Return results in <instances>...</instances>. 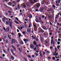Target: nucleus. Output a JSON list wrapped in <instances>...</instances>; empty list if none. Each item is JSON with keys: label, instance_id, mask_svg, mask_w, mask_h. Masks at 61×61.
I'll list each match as a JSON object with an SVG mask.
<instances>
[{"label": "nucleus", "instance_id": "obj_1", "mask_svg": "<svg viewBox=\"0 0 61 61\" xmlns=\"http://www.w3.org/2000/svg\"><path fill=\"white\" fill-rule=\"evenodd\" d=\"M38 31L39 32V33H43L44 32V31L41 28H39L38 30Z\"/></svg>", "mask_w": 61, "mask_h": 61}, {"label": "nucleus", "instance_id": "obj_2", "mask_svg": "<svg viewBox=\"0 0 61 61\" xmlns=\"http://www.w3.org/2000/svg\"><path fill=\"white\" fill-rule=\"evenodd\" d=\"M33 25L34 27V31H37V27H36V26L34 24Z\"/></svg>", "mask_w": 61, "mask_h": 61}, {"label": "nucleus", "instance_id": "obj_3", "mask_svg": "<svg viewBox=\"0 0 61 61\" xmlns=\"http://www.w3.org/2000/svg\"><path fill=\"white\" fill-rule=\"evenodd\" d=\"M6 20H7V18L5 17H3V19H2V21L3 22H4Z\"/></svg>", "mask_w": 61, "mask_h": 61}, {"label": "nucleus", "instance_id": "obj_4", "mask_svg": "<svg viewBox=\"0 0 61 61\" xmlns=\"http://www.w3.org/2000/svg\"><path fill=\"white\" fill-rule=\"evenodd\" d=\"M46 0H43L42 1H41V3L42 4H43L46 3Z\"/></svg>", "mask_w": 61, "mask_h": 61}, {"label": "nucleus", "instance_id": "obj_5", "mask_svg": "<svg viewBox=\"0 0 61 61\" xmlns=\"http://www.w3.org/2000/svg\"><path fill=\"white\" fill-rule=\"evenodd\" d=\"M36 8H39V6H40V4H36Z\"/></svg>", "mask_w": 61, "mask_h": 61}, {"label": "nucleus", "instance_id": "obj_6", "mask_svg": "<svg viewBox=\"0 0 61 61\" xmlns=\"http://www.w3.org/2000/svg\"><path fill=\"white\" fill-rule=\"evenodd\" d=\"M41 27L43 28V29L45 30H47V29H46V28L45 26H41Z\"/></svg>", "mask_w": 61, "mask_h": 61}, {"label": "nucleus", "instance_id": "obj_7", "mask_svg": "<svg viewBox=\"0 0 61 61\" xmlns=\"http://www.w3.org/2000/svg\"><path fill=\"white\" fill-rule=\"evenodd\" d=\"M30 48H32L34 47V46L33 44H31L30 45Z\"/></svg>", "mask_w": 61, "mask_h": 61}, {"label": "nucleus", "instance_id": "obj_8", "mask_svg": "<svg viewBox=\"0 0 61 61\" xmlns=\"http://www.w3.org/2000/svg\"><path fill=\"white\" fill-rule=\"evenodd\" d=\"M23 41H24V42H25L26 41L27 42H28V39H23Z\"/></svg>", "mask_w": 61, "mask_h": 61}, {"label": "nucleus", "instance_id": "obj_9", "mask_svg": "<svg viewBox=\"0 0 61 61\" xmlns=\"http://www.w3.org/2000/svg\"><path fill=\"white\" fill-rule=\"evenodd\" d=\"M18 35L19 37H20L22 36L21 34L20 33H18Z\"/></svg>", "mask_w": 61, "mask_h": 61}, {"label": "nucleus", "instance_id": "obj_10", "mask_svg": "<svg viewBox=\"0 0 61 61\" xmlns=\"http://www.w3.org/2000/svg\"><path fill=\"white\" fill-rule=\"evenodd\" d=\"M10 57L11 58V60H14L15 58H14V57H13L12 56H10Z\"/></svg>", "mask_w": 61, "mask_h": 61}, {"label": "nucleus", "instance_id": "obj_11", "mask_svg": "<svg viewBox=\"0 0 61 61\" xmlns=\"http://www.w3.org/2000/svg\"><path fill=\"white\" fill-rule=\"evenodd\" d=\"M35 21L37 23H38L39 22V20L38 19H35Z\"/></svg>", "mask_w": 61, "mask_h": 61}, {"label": "nucleus", "instance_id": "obj_12", "mask_svg": "<svg viewBox=\"0 0 61 61\" xmlns=\"http://www.w3.org/2000/svg\"><path fill=\"white\" fill-rule=\"evenodd\" d=\"M43 9H44V8L41 7L40 8V10L41 12H42V11H43Z\"/></svg>", "mask_w": 61, "mask_h": 61}, {"label": "nucleus", "instance_id": "obj_13", "mask_svg": "<svg viewBox=\"0 0 61 61\" xmlns=\"http://www.w3.org/2000/svg\"><path fill=\"white\" fill-rule=\"evenodd\" d=\"M26 5L27 6H29V5H30V3L27 2L26 3Z\"/></svg>", "mask_w": 61, "mask_h": 61}, {"label": "nucleus", "instance_id": "obj_14", "mask_svg": "<svg viewBox=\"0 0 61 61\" xmlns=\"http://www.w3.org/2000/svg\"><path fill=\"white\" fill-rule=\"evenodd\" d=\"M58 15H56V17L55 19H57L58 18Z\"/></svg>", "mask_w": 61, "mask_h": 61}, {"label": "nucleus", "instance_id": "obj_15", "mask_svg": "<svg viewBox=\"0 0 61 61\" xmlns=\"http://www.w3.org/2000/svg\"><path fill=\"white\" fill-rule=\"evenodd\" d=\"M33 43L34 45H36L37 44V42L36 41H34L33 42Z\"/></svg>", "mask_w": 61, "mask_h": 61}, {"label": "nucleus", "instance_id": "obj_16", "mask_svg": "<svg viewBox=\"0 0 61 61\" xmlns=\"http://www.w3.org/2000/svg\"><path fill=\"white\" fill-rule=\"evenodd\" d=\"M40 39L41 42H43L44 40H43V39L41 37L40 38Z\"/></svg>", "mask_w": 61, "mask_h": 61}, {"label": "nucleus", "instance_id": "obj_17", "mask_svg": "<svg viewBox=\"0 0 61 61\" xmlns=\"http://www.w3.org/2000/svg\"><path fill=\"white\" fill-rule=\"evenodd\" d=\"M53 41H54V39H53L51 40V45H52V42H53Z\"/></svg>", "mask_w": 61, "mask_h": 61}, {"label": "nucleus", "instance_id": "obj_18", "mask_svg": "<svg viewBox=\"0 0 61 61\" xmlns=\"http://www.w3.org/2000/svg\"><path fill=\"white\" fill-rule=\"evenodd\" d=\"M3 51L4 52V53H5V54H6V51L5 50V49H3Z\"/></svg>", "mask_w": 61, "mask_h": 61}, {"label": "nucleus", "instance_id": "obj_19", "mask_svg": "<svg viewBox=\"0 0 61 61\" xmlns=\"http://www.w3.org/2000/svg\"><path fill=\"white\" fill-rule=\"evenodd\" d=\"M48 31L49 32H51V28H49L48 29Z\"/></svg>", "mask_w": 61, "mask_h": 61}, {"label": "nucleus", "instance_id": "obj_20", "mask_svg": "<svg viewBox=\"0 0 61 61\" xmlns=\"http://www.w3.org/2000/svg\"><path fill=\"white\" fill-rule=\"evenodd\" d=\"M12 42L13 43H15V40L14 39H12Z\"/></svg>", "mask_w": 61, "mask_h": 61}, {"label": "nucleus", "instance_id": "obj_21", "mask_svg": "<svg viewBox=\"0 0 61 61\" xmlns=\"http://www.w3.org/2000/svg\"><path fill=\"white\" fill-rule=\"evenodd\" d=\"M55 57L56 58H60V56H58V57L55 56Z\"/></svg>", "mask_w": 61, "mask_h": 61}, {"label": "nucleus", "instance_id": "obj_22", "mask_svg": "<svg viewBox=\"0 0 61 61\" xmlns=\"http://www.w3.org/2000/svg\"><path fill=\"white\" fill-rule=\"evenodd\" d=\"M6 30L7 31H8V32H9V28H7L6 29Z\"/></svg>", "mask_w": 61, "mask_h": 61}, {"label": "nucleus", "instance_id": "obj_23", "mask_svg": "<svg viewBox=\"0 0 61 61\" xmlns=\"http://www.w3.org/2000/svg\"><path fill=\"white\" fill-rule=\"evenodd\" d=\"M46 40H45V43H46V44H47V43H48V41H46Z\"/></svg>", "mask_w": 61, "mask_h": 61}, {"label": "nucleus", "instance_id": "obj_24", "mask_svg": "<svg viewBox=\"0 0 61 61\" xmlns=\"http://www.w3.org/2000/svg\"><path fill=\"white\" fill-rule=\"evenodd\" d=\"M15 22L16 23V24H19V23L16 20L15 21Z\"/></svg>", "mask_w": 61, "mask_h": 61}, {"label": "nucleus", "instance_id": "obj_25", "mask_svg": "<svg viewBox=\"0 0 61 61\" xmlns=\"http://www.w3.org/2000/svg\"><path fill=\"white\" fill-rule=\"evenodd\" d=\"M15 19H16V20L18 21H19V19H18V18L17 17H16L15 18Z\"/></svg>", "mask_w": 61, "mask_h": 61}, {"label": "nucleus", "instance_id": "obj_26", "mask_svg": "<svg viewBox=\"0 0 61 61\" xmlns=\"http://www.w3.org/2000/svg\"><path fill=\"white\" fill-rule=\"evenodd\" d=\"M20 43L22 45H23L24 44V43L22 41H21L20 42Z\"/></svg>", "mask_w": 61, "mask_h": 61}, {"label": "nucleus", "instance_id": "obj_27", "mask_svg": "<svg viewBox=\"0 0 61 61\" xmlns=\"http://www.w3.org/2000/svg\"><path fill=\"white\" fill-rule=\"evenodd\" d=\"M27 31L28 32H31V30L29 29H28L27 30Z\"/></svg>", "mask_w": 61, "mask_h": 61}, {"label": "nucleus", "instance_id": "obj_28", "mask_svg": "<svg viewBox=\"0 0 61 61\" xmlns=\"http://www.w3.org/2000/svg\"><path fill=\"white\" fill-rule=\"evenodd\" d=\"M6 23L7 25H9V22L8 21H6Z\"/></svg>", "mask_w": 61, "mask_h": 61}, {"label": "nucleus", "instance_id": "obj_29", "mask_svg": "<svg viewBox=\"0 0 61 61\" xmlns=\"http://www.w3.org/2000/svg\"><path fill=\"white\" fill-rule=\"evenodd\" d=\"M8 5H12V3H11V2H9L8 3Z\"/></svg>", "mask_w": 61, "mask_h": 61}, {"label": "nucleus", "instance_id": "obj_30", "mask_svg": "<svg viewBox=\"0 0 61 61\" xmlns=\"http://www.w3.org/2000/svg\"><path fill=\"white\" fill-rule=\"evenodd\" d=\"M8 40H6L5 41L6 44H7V43H8Z\"/></svg>", "mask_w": 61, "mask_h": 61}, {"label": "nucleus", "instance_id": "obj_31", "mask_svg": "<svg viewBox=\"0 0 61 61\" xmlns=\"http://www.w3.org/2000/svg\"><path fill=\"white\" fill-rule=\"evenodd\" d=\"M57 55H58V53H57L55 54L54 56H57Z\"/></svg>", "mask_w": 61, "mask_h": 61}, {"label": "nucleus", "instance_id": "obj_32", "mask_svg": "<svg viewBox=\"0 0 61 61\" xmlns=\"http://www.w3.org/2000/svg\"><path fill=\"white\" fill-rule=\"evenodd\" d=\"M24 26H23V27H20V28L22 30V28H24Z\"/></svg>", "mask_w": 61, "mask_h": 61}, {"label": "nucleus", "instance_id": "obj_33", "mask_svg": "<svg viewBox=\"0 0 61 61\" xmlns=\"http://www.w3.org/2000/svg\"><path fill=\"white\" fill-rule=\"evenodd\" d=\"M55 41H53L52 42V44L53 45H55Z\"/></svg>", "mask_w": 61, "mask_h": 61}, {"label": "nucleus", "instance_id": "obj_34", "mask_svg": "<svg viewBox=\"0 0 61 61\" xmlns=\"http://www.w3.org/2000/svg\"><path fill=\"white\" fill-rule=\"evenodd\" d=\"M57 44L58 45H60V42L59 41H58L57 42Z\"/></svg>", "mask_w": 61, "mask_h": 61}, {"label": "nucleus", "instance_id": "obj_35", "mask_svg": "<svg viewBox=\"0 0 61 61\" xmlns=\"http://www.w3.org/2000/svg\"><path fill=\"white\" fill-rule=\"evenodd\" d=\"M46 53H47V54H49L50 53V51H46Z\"/></svg>", "mask_w": 61, "mask_h": 61}, {"label": "nucleus", "instance_id": "obj_36", "mask_svg": "<svg viewBox=\"0 0 61 61\" xmlns=\"http://www.w3.org/2000/svg\"><path fill=\"white\" fill-rule=\"evenodd\" d=\"M11 50L12 53L14 52V50L13 49H11Z\"/></svg>", "mask_w": 61, "mask_h": 61}, {"label": "nucleus", "instance_id": "obj_37", "mask_svg": "<svg viewBox=\"0 0 61 61\" xmlns=\"http://www.w3.org/2000/svg\"><path fill=\"white\" fill-rule=\"evenodd\" d=\"M55 23H57V19H55Z\"/></svg>", "mask_w": 61, "mask_h": 61}, {"label": "nucleus", "instance_id": "obj_38", "mask_svg": "<svg viewBox=\"0 0 61 61\" xmlns=\"http://www.w3.org/2000/svg\"><path fill=\"white\" fill-rule=\"evenodd\" d=\"M55 50L56 51H58V50H57V48H55Z\"/></svg>", "mask_w": 61, "mask_h": 61}, {"label": "nucleus", "instance_id": "obj_39", "mask_svg": "<svg viewBox=\"0 0 61 61\" xmlns=\"http://www.w3.org/2000/svg\"><path fill=\"white\" fill-rule=\"evenodd\" d=\"M49 11H50L51 12H52V9H50L49 10Z\"/></svg>", "mask_w": 61, "mask_h": 61}, {"label": "nucleus", "instance_id": "obj_40", "mask_svg": "<svg viewBox=\"0 0 61 61\" xmlns=\"http://www.w3.org/2000/svg\"><path fill=\"white\" fill-rule=\"evenodd\" d=\"M25 28H26L27 27V25H26V24H25Z\"/></svg>", "mask_w": 61, "mask_h": 61}, {"label": "nucleus", "instance_id": "obj_41", "mask_svg": "<svg viewBox=\"0 0 61 61\" xmlns=\"http://www.w3.org/2000/svg\"><path fill=\"white\" fill-rule=\"evenodd\" d=\"M49 34L50 36H51V35H52V33L51 32H50Z\"/></svg>", "mask_w": 61, "mask_h": 61}, {"label": "nucleus", "instance_id": "obj_42", "mask_svg": "<svg viewBox=\"0 0 61 61\" xmlns=\"http://www.w3.org/2000/svg\"><path fill=\"white\" fill-rule=\"evenodd\" d=\"M32 15H30V18H32Z\"/></svg>", "mask_w": 61, "mask_h": 61}, {"label": "nucleus", "instance_id": "obj_43", "mask_svg": "<svg viewBox=\"0 0 61 61\" xmlns=\"http://www.w3.org/2000/svg\"><path fill=\"white\" fill-rule=\"evenodd\" d=\"M45 16H44V15H42V18H45Z\"/></svg>", "mask_w": 61, "mask_h": 61}, {"label": "nucleus", "instance_id": "obj_44", "mask_svg": "<svg viewBox=\"0 0 61 61\" xmlns=\"http://www.w3.org/2000/svg\"><path fill=\"white\" fill-rule=\"evenodd\" d=\"M35 54H36V56H38V54H37V53H36L35 52Z\"/></svg>", "mask_w": 61, "mask_h": 61}, {"label": "nucleus", "instance_id": "obj_45", "mask_svg": "<svg viewBox=\"0 0 61 61\" xmlns=\"http://www.w3.org/2000/svg\"><path fill=\"white\" fill-rule=\"evenodd\" d=\"M32 39H36V37H32Z\"/></svg>", "mask_w": 61, "mask_h": 61}, {"label": "nucleus", "instance_id": "obj_46", "mask_svg": "<svg viewBox=\"0 0 61 61\" xmlns=\"http://www.w3.org/2000/svg\"><path fill=\"white\" fill-rule=\"evenodd\" d=\"M52 59L53 60H55V59H56L54 57H53Z\"/></svg>", "mask_w": 61, "mask_h": 61}, {"label": "nucleus", "instance_id": "obj_47", "mask_svg": "<svg viewBox=\"0 0 61 61\" xmlns=\"http://www.w3.org/2000/svg\"><path fill=\"white\" fill-rule=\"evenodd\" d=\"M31 23H30L29 24V27H31Z\"/></svg>", "mask_w": 61, "mask_h": 61}, {"label": "nucleus", "instance_id": "obj_48", "mask_svg": "<svg viewBox=\"0 0 61 61\" xmlns=\"http://www.w3.org/2000/svg\"><path fill=\"white\" fill-rule=\"evenodd\" d=\"M61 1V0H58V3H60V2Z\"/></svg>", "mask_w": 61, "mask_h": 61}, {"label": "nucleus", "instance_id": "obj_49", "mask_svg": "<svg viewBox=\"0 0 61 61\" xmlns=\"http://www.w3.org/2000/svg\"><path fill=\"white\" fill-rule=\"evenodd\" d=\"M17 3H19V2L20 1V0H17Z\"/></svg>", "mask_w": 61, "mask_h": 61}, {"label": "nucleus", "instance_id": "obj_50", "mask_svg": "<svg viewBox=\"0 0 61 61\" xmlns=\"http://www.w3.org/2000/svg\"><path fill=\"white\" fill-rule=\"evenodd\" d=\"M23 33L24 34V35H25V32L24 31H23Z\"/></svg>", "mask_w": 61, "mask_h": 61}, {"label": "nucleus", "instance_id": "obj_51", "mask_svg": "<svg viewBox=\"0 0 61 61\" xmlns=\"http://www.w3.org/2000/svg\"><path fill=\"white\" fill-rule=\"evenodd\" d=\"M24 59L25 61H27V59H26L25 58H24Z\"/></svg>", "mask_w": 61, "mask_h": 61}, {"label": "nucleus", "instance_id": "obj_52", "mask_svg": "<svg viewBox=\"0 0 61 61\" xmlns=\"http://www.w3.org/2000/svg\"><path fill=\"white\" fill-rule=\"evenodd\" d=\"M58 41H61V39H58Z\"/></svg>", "mask_w": 61, "mask_h": 61}, {"label": "nucleus", "instance_id": "obj_53", "mask_svg": "<svg viewBox=\"0 0 61 61\" xmlns=\"http://www.w3.org/2000/svg\"><path fill=\"white\" fill-rule=\"evenodd\" d=\"M39 18V17H38L36 16V19H38Z\"/></svg>", "mask_w": 61, "mask_h": 61}, {"label": "nucleus", "instance_id": "obj_54", "mask_svg": "<svg viewBox=\"0 0 61 61\" xmlns=\"http://www.w3.org/2000/svg\"><path fill=\"white\" fill-rule=\"evenodd\" d=\"M17 8L18 9H20V7L18 6L17 7Z\"/></svg>", "mask_w": 61, "mask_h": 61}, {"label": "nucleus", "instance_id": "obj_55", "mask_svg": "<svg viewBox=\"0 0 61 61\" xmlns=\"http://www.w3.org/2000/svg\"><path fill=\"white\" fill-rule=\"evenodd\" d=\"M2 56L3 57H5V55L4 54H3L2 55Z\"/></svg>", "mask_w": 61, "mask_h": 61}, {"label": "nucleus", "instance_id": "obj_56", "mask_svg": "<svg viewBox=\"0 0 61 61\" xmlns=\"http://www.w3.org/2000/svg\"><path fill=\"white\" fill-rule=\"evenodd\" d=\"M23 7H26V6H25V5H24L23 6Z\"/></svg>", "mask_w": 61, "mask_h": 61}, {"label": "nucleus", "instance_id": "obj_57", "mask_svg": "<svg viewBox=\"0 0 61 61\" xmlns=\"http://www.w3.org/2000/svg\"><path fill=\"white\" fill-rule=\"evenodd\" d=\"M40 56H41V57H42V54H40Z\"/></svg>", "mask_w": 61, "mask_h": 61}, {"label": "nucleus", "instance_id": "obj_58", "mask_svg": "<svg viewBox=\"0 0 61 61\" xmlns=\"http://www.w3.org/2000/svg\"><path fill=\"white\" fill-rule=\"evenodd\" d=\"M47 17L46 16L45 18L44 19H45V20H46Z\"/></svg>", "mask_w": 61, "mask_h": 61}, {"label": "nucleus", "instance_id": "obj_59", "mask_svg": "<svg viewBox=\"0 0 61 61\" xmlns=\"http://www.w3.org/2000/svg\"><path fill=\"white\" fill-rule=\"evenodd\" d=\"M13 48L15 50H16V49H15V47H13Z\"/></svg>", "mask_w": 61, "mask_h": 61}, {"label": "nucleus", "instance_id": "obj_60", "mask_svg": "<svg viewBox=\"0 0 61 61\" xmlns=\"http://www.w3.org/2000/svg\"><path fill=\"white\" fill-rule=\"evenodd\" d=\"M10 23L11 25H12V22L10 21Z\"/></svg>", "mask_w": 61, "mask_h": 61}, {"label": "nucleus", "instance_id": "obj_61", "mask_svg": "<svg viewBox=\"0 0 61 61\" xmlns=\"http://www.w3.org/2000/svg\"><path fill=\"white\" fill-rule=\"evenodd\" d=\"M18 28L19 29V30H21V28H20V27H18Z\"/></svg>", "mask_w": 61, "mask_h": 61}, {"label": "nucleus", "instance_id": "obj_62", "mask_svg": "<svg viewBox=\"0 0 61 61\" xmlns=\"http://www.w3.org/2000/svg\"><path fill=\"white\" fill-rule=\"evenodd\" d=\"M10 50V49L9 48H8V51H9V50Z\"/></svg>", "mask_w": 61, "mask_h": 61}, {"label": "nucleus", "instance_id": "obj_63", "mask_svg": "<svg viewBox=\"0 0 61 61\" xmlns=\"http://www.w3.org/2000/svg\"><path fill=\"white\" fill-rule=\"evenodd\" d=\"M8 12H9V13H11V12L9 10L8 11Z\"/></svg>", "mask_w": 61, "mask_h": 61}, {"label": "nucleus", "instance_id": "obj_64", "mask_svg": "<svg viewBox=\"0 0 61 61\" xmlns=\"http://www.w3.org/2000/svg\"><path fill=\"white\" fill-rule=\"evenodd\" d=\"M34 2L35 3H36V0H34Z\"/></svg>", "mask_w": 61, "mask_h": 61}]
</instances>
